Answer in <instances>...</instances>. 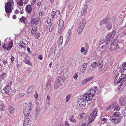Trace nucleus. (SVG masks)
Here are the masks:
<instances>
[{
    "mask_svg": "<svg viewBox=\"0 0 126 126\" xmlns=\"http://www.w3.org/2000/svg\"><path fill=\"white\" fill-rule=\"evenodd\" d=\"M6 75V73H3L1 76V78H2L3 79H4L5 76Z\"/></svg>",
    "mask_w": 126,
    "mask_h": 126,
    "instance_id": "obj_49",
    "label": "nucleus"
},
{
    "mask_svg": "<svg viewBox=\"0 0 126 126\" xmlns=\"http://www.w3.org/2000/svg\"><path fill=\"white\" fill-rule=\"evenodd\" d=\"M40 21V19L39 18H36L35 19L32 18V22H33V24L37 25L38 24Z\"/></svg>",
    "mask_w": 126,
    "mask_h": 126,
    "instance_id": "obj_20",
    "label": "nucleus"
},
{
    "mask_svg": "<svg viewBox=\"0 0 126 126\" xmlns=\"http://www.w3.org/2000/svg\"><path fill=\"white\" fill-rule=\"evenodd\" d=\"M86 69V68L85 67H83V68L82 69V71L84 73L85 71V70Z\"/></svg>",
    "mask_w": 126,
    "mask_h": 126,
    "instance_id": "obj_61",
    "label": "nucleus"
},
{
    "mask_svg": "<svg viewBox=\"0 0 126 126\" xmlns=\"http://www.w3.org/2000/svg\"><path fill=\"white\" fill-rule=\"evenodd\" d=\"M85 49L84 47H82L81 48L80 51L81 53H83L84 52Z\"/></svg>",
    "mask_w": 126,
    "mask_h": 126,
    "instance_id": "obj_54",
    "label": "nucleus"
},
{
    "mask_svg": "<svg viewBox=\"0 0 126 126\" xmlns=\"http://www.w3.org/2000/svg\"><path fill=\"white\" fill-rule=\"evenodd\" d=\"M87 8H81L80 10V12L82 16L85 15L86 13Z\"/></svg>",
    "mask_w": 126,
    "mask_h": 126,
    "instance_id": "obj_18",
    "label": "nucleus"
},
{
    "mask_svg": "<svg viewBox=\"0 0 126 126\" xmlns=\"http://www.w3.org/2000/svg\"><path fill=\"white\" fill-rule=\"evenodd\" d=\"M115 46V43L113 41L110 45V49L111 51H113L114 50V48L113 47Z\"/></svg>",
    "mask_w": 126,
    "mask_h": 126,
    "instance_id": "obj_23",
    "label": "nucleus"
},
{
    "mask_svg": "<svg viewBox=\"0 0 126 126\" xmlns=\"http://www.w3.org/2000/svg\"><path fill=\"white\" fill-rule=\"evenodd\" d=\"M111 105L112 106L113 108H115L114 110L118 111L120 109V108L119 106L116 102L112 103Z\"/></svg>",
    "mask_w": 126,
    "mask_h": 126,
    "instance_id": "obj_12",
    "label": "nucleus"
},
{
    "mask_svg": "<svg viewBox=\"0 0 126 126\" xmlns=\"http://www.w3.org/2000/svg\"><path fill=\"white\" fill-rule=\"evenodd\" d=\"M80 126H88V125L84 123L81 125Z\"/></svg>",
    "mask_w": 126,
    "mask_h": 126,
    "instance_id": "obj_64",
    "label": "nucleus"
},
{
    "mask_svg": "<svg viewBox=\"0 0 126 126\" xmlns=\"http://www.w3.org/2000/svg\"><path fill=\"white\" fill-rule=\"evenodd\" d=\"M38 58L40 60H42L43 59L42 56L41 55H39L38 56Z\"/></svg>",
    "mask_w": 126,
    "mask_h": 126,
    "instance_id": "obj_58",
    "label": "nucleus"
},
{
    "mask_svg": "<svg viewBox=\"0 0 126 126\" xmlns=\"http://www.w3.org/2000/svg\"><path fill=\"white\" fill-rule=\"evenodd\" d=\"M112 104H111V105L109 106V107L107 108L106 110H108L109 111L111 109L113 108V107H112V106L111 105Z\"/></svg>",
    "mask_w": 126,
    "mask_h": 126,
    "instance_id": "obj_43",
    "label": "nucleus"
},
{
    "mask_svg": "<svg viewBox=\"0 0 126 126\" xmlns=\"http://www.w3.org/2000/svg\"><path fill=\"white\" fill-rule=\"evenodd\" d=\"M78 77V75L76 73H75L74 76L73 77L75 79H76Z\"/></svg>",
    "mask_w": 126,
    "mask_h": 126,
    "instance_id": "obj_50",
    "label": "nucleus"
},
{
    "mask_svg": "<svg viewBox=\"0 0 126 126\" xmlns=\"http://www.w3.org/2000/svg\"><path fill=\"white\" fill-rule=\"evenodd\" d=\"M63 41V37L62 36H61L58 41V42L60 43V45H62Z\"/></svg>",
    "mask_w": 126,
    "mask_h": 126,
    "instance_id": "obj_33",
    "label": "nucleus"
},
{
    "mask_svg": "<svg viewBox=\"0 0 126 126\" xmlns=\"http://www.w3.org/2000/svg\"><path fill=\"white\" fill-rule=\"evenodd\" d=\"M14 4V1L11 0L10 2H7L5 5V8H12Z\"/></svg>",
    "mask_w": 126,
    "mask_h": 126,
    "instance_id": "obj_10",
    "label": "nucleus"
},
{
    "mask_svg": "<svg viewBox=\"0 0 126 126\" xmlns=\"http://www.w3.org/2000/svg\"><path fill=\"white\" fill-rule=\"evenodd\" d=\"M119 102L120 104L123 105H125L126 106V98H121L120 99Z\"/></svg>",
    "mask_w": 126,
    "mask_h": 126,
    "instance_id": "obj_16",
    "label": "nucleus"
},
{
    "mask_svg": "<svg viewBox=\"0 0 126 126\" xmlns=\"http://www.w3.org/2000/svg\"><path fill=\"white\" fill-rule=\"evenodd\" d=\"M93 96L91 94H89V93H85L83 96V98L86 100L88 101H90L92 100Z\"/></svg>",
    "mask_w": 126,
    "mask_h": 126,
    "instance_id": "obj_7",
    "label": "nucleus"
},
{
    "mask_svg": "<svg viewBox=\"0 0 126 126\" xmlns=\"http://www.w3.org/2000/svg\"><path fill=\"white\" fill-rule=\"evenodd\" d=\"M64 23L62 19L60 20L58 27V32L59 33H61L64 29Z\"/></svg>",
    "mask_w": 126,
    "mask_h": 126,
    "instance_id": "obj_3",
    "label": "nucleus"
},
{
    "mask_svg": "<svg viewBox=\"0 0 126 126\" xmlns=\"http://www.w3.org/2000/svg\"><path fill=\"white\" fill-rule=\"evenodd\" d=\"M31 118H29L28 117L27 118H26L24 120V123H25V124H28L29 125V122L30 121V122L31 121Z\"/></svg>",
    "mask_w": 126,
    "mask_h": 126,
    "instance_id": "obj_27",
    "label": "nucleus"
},
{
    "mask_svg": "<svg viewBox=\"0 0 126 126\" xmlns=\"http://www.w3.org/2000/svg\"><path fill=\"white\" fill-rule=\"evenodd\" d=\"M116 21V19L114 18L110 19H104L100 22V25H102L105 24L106 28L108 30H109L112 28V24L115 23Z\"/></svg>",
    "mask_w": 126,
    "mask_h": 126,
    "instance_id": "obj_1",
    "label": "nucleus"
},
{
    "mask_svg": "<svg viewBox=\"0 0 126 126\" xmlns=\"http://www.w3.org/2000/svg\"><path fill=\"white\" fill-rule=\"evenodd\" d=\"M54 12L53 11H52V15L51 16V17L52 18H53L54 16Z\"/></svg>",
    "mask_w": 126,
    "mask_h": 126,
    "instance_id": "obj_55",
    "label": "nucleus"
},
{
    "mask_svg": "<svg viewBox=\"0 0 126 126\" xmlns=\"http://www.w3.org/2000/svg\"><path fill=\"white\" fill-rule=\"evenodd\" d=\"M53 28L54 26L52 25H51L50 26L49 29V31L50 32H51L52 31Z\"/></svg>",
    "mask_w": 126,
    "mask_h": 126,
    "instance_id": "obj_47",
    "label": "nucleus"
},
{
    "mask_svg": "<svg viewBox=\"0 0 126 126\" xmlns=\"http://www.w3.org/2000/svg\"><path fill=\"white\" fill-rule=\"evenodd\" d=\"M126 77V75L125 74H122L119 78L118 80H117V76H116L115 79V81L118 83H122L124 80V79Z\"/></svg>",
    "mask_w": 126,
    "mask_h": 126,
    "instance_id": "obj_9",
    "label": "nucleus"
},
{
    "mask_svg": "<svg viewBox=\"0 0 126 126\" xmlns=\"http://www.w3.org/2000/svg\"><path fill=\"white\" fill-rule=\"evenodd\" d=\"M51 88V84L50 83H47L46 86V88L48 90L50 89Z\"/></svg>",
    "mask_w": 126,
    "mask_h": 126,
    "instance_id": "obj_32",
    "label": "nucleus"
},
{
    "mask_svg": "<svg viewBox=\"0 0 126 126\" xmlns=\"http://www.w3.org/2000/svg\"><path fill=\"white\" fill-rule=\"evenodd\" d=\"M65 126H69L68 123L67 121H65Z\"/></svg>",
    "mask_w": 126,
    "mask_h": 126,
    "instance_id": "obj_53",
    "label": "nucleus"
},
{
    "mask_svg": "<svg viewBox=\"0 0 126 126\" xmlns=\"http://www.w3.org/2000/svg\"><path fill=\"white\" fill-rule=\"evenodd\" d=\"M9 88L10 87L8 85L6 86L2 90L3 93H4L6 94L8 93L10 91Z\"/></svg>",
    "mask_w": 126,
    "mask_h": 126,
    "instance_id": "obj_15",
    "label": "nucleus"
},
{
    "mask_svg": "<svg viewBox=\"0 0 126 126\" xmlns=\"http://www.w3.org/2000/svg\"><path fill=\"white\" fill-rule=\"evenodd\" d=\"M116 119H117L118 121L119 122V123H120V122L121 120L122 119V117H119L117 118Z\"/></svg>",
    "mask_w": 126,
    "mask_h": 126,
    "instance_id": "obj_56",
    "label": "nucleus"
},
{
    "mask_svg": "<svg viewBox=\"0 0 126 126\" xmlns=\"http://www.w3.org/2000/svg\"><path fill=\"white\" fill-rule=\"evenodd\" d=\"M87 65L88 63H84L83 65V67H85L86 68L87 67Z\"/></svg>",
    "mask_w": 126,
    "mask_h": 126,
    "instance_id": "obj_51",
    "label": "nucleus"
},
{
    "mask_svg": "<svg viewBox=\"0 0 126 126\" xmlns=\"http://www.w3.org/2000/svg\"><path fill=\"white\" fill-rule=\"evenodd\" d=\"M14 108L12 106H10L9 109V111L11 114L13 113L14 112Z\"/></svg>",
    "mask_w": 126,
    "mask_h": 126,
    "instance_id": "obj_24",
    "label": "nucleus"
},
{
    "mask_svg": "<svg viewBox=\"0 0 126 126\" xmlns=\"http://www.w3.org/2000/svg\"><path fill=\"white\" fill-rule=\"evenodd\" d=\"M97 63L96 62H94L91 64V65L93 68H95L96 66Z\"/></svg>",
    "mask_w": 126,
    "mask_h": 126,
    "instance_id": "obj_40",
    "label": "nucleus"
},
{
    "mask_svg": "<svg viewBox=\"0 0 126 126\" xmlns=\"http://www.w3.org/2000/svg\"><path fill=\"white\" fill-rule=\"evenodd\" d=\"M110 121L113 124H116L119 123L116 118H113L112 119H110Z\"/></svg>",
    "mask_w": 126,
    "mask_h": 126,
    "instance_id": "obj_21",
    "label": "nucleus"
},
{
    "mask_svg": "<svg viewBox=\"0 0 126 126\" xmlns=\"http://www.w3.org/2000/svg\"><path fill=\"white\" fill-rule=\"evenodd\" d=\"M84 28L83 27L80 26V25H79L77 31L78 33L79 34H81Z\"/></svg>",
    "mask_w": 126,
    "mask_h": 126,
    "instance_id": "obj_19",
    "label": "nucleus"
},
{
    "mask_svg": "<svg viewBox=\"0 0 126 126\" xmlns=\"http://www.w3.org/2000/svg\"><path fill=\"white\" fill-rule=\"evenodd\" d=\"M72 34L71 30L70 29H69L68 30L67 34V37L68 38L70 39L71 37Z\"/></svg>",
    "mask_w": 126,
    "mask_h": 126,
    "instance_id": "obj_25",
    "label": "nucleus"
},
{
    "mask_svg": "<svg viewBox=\"0 0 126 126\" xmlns=\"http://www.w3.org/2000/svg\"><path fill=\"white\" fill-rule=\"evenodd\" d=\"M14 58L13 56H12L11 58V63H13V61H14Z\"/></svg>",
    "mask_w": 126,
    "mask_h": 126,
    "instance_id": "obj_57",
    "label": "nucleus"
},
{
    "mask_svg": "<svg viewBox=\"0 0 126 126\" xmlns=\"http://www.w3.org/2000/svg\"><path fill=\"white\" fill-rule=\"evenodd\" d=\"M103 66V63L102 61L100 62L98 65V68L99 70H100Z\"/></svg>",
    "mask_w": 126,
    "mask_h": 126,
    "instance_id": "obj_28",
    "label": "nucleus"
},
{
    "mask_svg": "<svg viewBox=\"0 0 126 126\" xmlns=\"http://www.w3.org/2000/svg\"><path fill=\"white\" fill-rule=\"evenodd\" d=\"M4 104H2L0 105V111H2L4 110Z\"/></svg>",
    "mask_w": 126,
    "mask_h": 126,
    "instance_id": "obj_34",
    "label": "nucleus"
},
{
    "mask_svg": "<svg viewBox=\"0 0 126 126\" xmlns=\"http://www.w3.org/2000/svg\"><path fill=\"white\" fill-rule=\"evenodd\" d=\"M111 33H108L105 36L106 41L107 42H106L105 43L107 44H108L110 40L112 39L113 38L111 37Z\"/></svg>",
    "mask_w": 126,
    "mask_h": 126,
    "instance_id": "obj_11",
    "label": "nucleus"
},
{
    "mask_svg": "<svg viewBox=\"0 0 126 126\" xmlns=\"http://www.w3.org/2000/svg\"><path fill=\"white\" fill-rule=\"evenodd\" d=\"M74 115H72L70 117L69 120L70 121L74 122H75L76 121V120L74 118Z\"/></svg>",
    "mask_w": 126,
    "mask_h": 126,
    "instance_id": "obj_29",
    "label": "nucleus"
},
{
    "mask_svg": "<svg viewBox=\"0 0 126 126\" xmlns=\"http://www.w3.org/2000/svg\"><path fill=\"white\" fill-rule=\"evenodd\" d=\"M19 46L22 48H25L26 47V46L25 44L23 43V42L22 41L19 44Z\"/></svg>",
    "mask_w": 126,
    "mask_h": 126,
    "instance_id": "obj_26",
    "label": "nucleus"
},
{
    "mask_svg": "<svg viewBox=\"0 0 126 126\" xmlns=\"http://www.w3.org/2000/svg\"><path fill=\"white\" fill-rule=\"evenodd\" d=\"M126 69V62L124 63L123 64L121 69V72L124 71Z\"/></svg>",
    "mask_w": 126,
    "mask_h": 126,
    "instance_id": "obj_22",
    "label": "nucleus"
},
{
    "mask_svg": "<svg viewBox=\"0 0 126 126\" xmlns=\"http://www.w3.org/2000/svg\"><path fill=\"white\" fill-rule=\"evenodd\" d=\"M25 62L26 64L31 65V62L28 60H26L25 61Z\"/></svg>",
    "mask_w": 126,
    "mask_h": 126,
    "instance_id": "obj_42",
    "label": "nucleus"
},
{
    "mask_svg": "<svg viewBox=\"0 0 126 126\" xmlns=\"http://www.w3.org/2000/svg\"><path fill=\"white\" fill-rule=\"evenodd\" d=\"M34 97L35 99H37L38 97V94L37 91H36L35 92V93L34 94Z\"/></svg>",
    "mask_w": 126,
    "mask_h": 126,
    "instance_id": "obj_46",
    "label": "nucleus"
},
{
    "mask_svg": "<svg viewBox=\"0 0 126 126\" xmlns=\"http://www.w3.org/2000/svg\"><path fill=\"white\" fill-rule=\"evenodd\" d=\"M71 96L70 95H68L66 97V102H67L70 99Z\"/></svg>",
    "mask_w": 126,
    "mask_h": 126,
    "instance_id": "obj_41",
    "label": "nucleus"
},
{
    "mask_svg": "<svg viewBox=\"0 0 126 126\" xmlns=\"http://www.w3.org/2000/svg\"><path fill=\"white\" fill-rule=\"evenodd\" d=\"M40 34L38 32H36L34 35L35 38L37 39H38L40 36Z\"/></svg>",
    "mask_w": 126,
    "mask_h": 126,
    "instance_id": "obj_30",
    "label": "nucleus"
},
{
    "mask_svg": "<svg viewBox=\"0 0 126 126\" xmlns=\"http://www.w3.org/2000/svg\"><path fill=\"white\" fill-rule=\"evenodd\" d=\"M37 29V28L36 27H35L33 28L32 29V32H36Z\"/></svg>",
    "mask_w": 126,
    "mask_h": 126,
    "instance_id": "obj_48",
    "label": "nucleus"
},
{
    "mask_svg": "<svg viewBox=\"0 0 126 126\" xmlns=\"http://www.w3.org/2000/svg\"><path fill=\"white\" fill-rule=\"evenodd\" d=\"M6 12L7 13H11L12 12L11 8H5Z\"/></svg>",
    "mask_w": 126,
    "mask_h": 126,
    "instance_id": "obj_35",
    "label": "nucleus"
},
{
    "mask_svg": "<svg viewBox=\"0 0 126 126\" xmlns=\"http://www.w3.org/2000/svg\"><path fill=\"white\" fill-rule=\"evenodd\" d=\"M32 8H26L25 10L28 13H30L32 11Z\"/></svg>",
    "mask_w": 126,
    "mask_h": 126,
    "instance_id": "obj_44",
    "label": "nucleus"
},
{
    "mask_svg": "<svg viewBox=\"0 0 126 126\" xmlns=\"http://www.w3.org/2000/svg\"><path fill=\"white\" fill-rule=\"evenodd\" d=\"M60 11H59L57 10L56 11L55 14L56 15H58L60 14Z\"/></svg>",
    "mask_w": 126,
    "mask_h": 126,
    "instance_id": "obj_52",
    "label": "nucleus"
},
{
    "mask_svg": "<svg viewBox=\"0 0 126 126\" xmlns=\"http://www.w3.org/2000/svg\"><path fill=\"white\" fill-rule=\"evenodd\" d=\"M24 93H19V98H21L24 95Z\"/></svg>",
    "mask_w": 126,
    "mask_h": 126,
    "instance_id": "obj_45",
    "label": "nucleus"
},
{
    "mask_svg": "<svg viewBox=\"0 0 126 126\" xmlns=\"http://www.w3.org/2000/svg\"><path fill=\"white\" fill-rule=\"evenodd\" d=\"M120 115V113L116 112L114 113V116L115 117H117L119 116Z\"/></svg>",
    "mask_w": 126,
    "mask_h": 126,
    "instance_id": "obj_38",
    "label": "nucleus"
},
{
    "mask_svg": "<svg viewBox=\"0 0 126 126\" xmlns=\"http://www.w3.org/2000/svg\"><path fill=\"white\" fill-rule=\"evenodd\" d=\"M86 69V68L85 67H83V68L82 69V71L84 73L85 71V70Z\"/></svg>",
    "mask_w": 126,
    "mask_h": 126,
    "instance_id": "obj_62",
    "label": "nucleus"
},
{
    "mask_svg": "<svg viewBox=\"0 0 126 126\" xmlns=\"http://www.w3.org/2000/svg\"><path fill=\"white\" fill-rule=\"evenodd\" d=\"M31 105V104H30V107L27 109L25 108L23 111V113L24 115L26 117L28 116L29 118H31V116L32 108Z\"/></svg>",
    "mask_w": 126,
    "mask_h": 126,
    "instance_id": "obj_4",
    "label": "nucleus"
},
{
    "mask_svg": "<svg viewBox=\"0 0 126 126\" xmlns=\"http://www.w3.org/2000/svg\"><path fill=\"white\" fill-rule=\"evenodd\" d=\"M97 88V86L92 87L90 89L87 93H89V94H91L92 96H94L96 92Z\"/></svg>",
    "mask_w": 126,
    "mask_h": 126,
    "instance_id": "obj_8",
    "label": "nucleus"
},
{
    "mask_svg": "<svg viewBox=\"0 0 126 126\" xmlns=\"http://www.w3.org/2000/svg\"><path fill=\"white\" fill-rule=\"evenodd\" d=\"M51 19L50 18H48V20L47 21V23L48 24H49L51 21Z\"/></svg>",
    "mask_w": 126,
    "mask_h": 126,
    "instance_id": "obj_59",
    "label": "nucleus"
},
{
    "mask_svg": "<svg viewBox=\"0 0 126 126\" xmlns=\"http://www.w3.org/2000/svg\"><path fill=\"white\" fill-rule=\"evenodd\" d=\"M25 18L23 16H22L20 19L19 21H20L21 22L24 23V24H25Z\"/></svg>",
    "mask_w": 126,
    "mask_h": 126,
    "instance_id": "obj_31",
    "label": "nucleus"
},
{
    "mask_svg": "<svg viewBox=\"0 0 126 126\" xmlns=\"http://www.w3.org/2000/svg\"><path fill=\"white\" fill-rule=\"evenodd\" d=\"M97 112L96 111H93L89 117L88 120L90 122H92L94 121L97 115Z\"/></svg>",
    "mask_w": 126,
    "mask_h": 126,
    "instance_id": "obj_5",
    "label": "nucleus"
},
{
    "mask_svg": "<svg viewBox=\"0 0 126 126\" xmlns=\"http://www.w3.org/2000/svg\"><path fill=\"white\" fill-rule=\"evenodd\" d=\"M93 77H91L86 78L81 83V84L83 85L85 84L89 81L92 80L93 79Z\"/></svg>",
    "mask_w": 126,
    "mask_h": 126,
    "instance_id": "obj_13",
    "label": "nucleus"
},
{
    "mask_svg": "<svg viewBox=\"0 0 126 126\" xmlns=\"http://www.w3.org/2000/svg\"><path fill=\"white\" fill-rule=\"evenodd\" d=\"M86 23V20L85 19H82L80 21L79 25H80L82 27H84Z\"/></svg>",
    "mask_w": 126,
    "mask_h": 126,
    "instance_id": "obj_17",
    "label": "nucleus"
},
{
    "mask_svg": "<svg viewBox=\"0 0 126 126\" xmlns=\"http://www.w3.org/2000/svg\"><path fill=\"white\" fill-rule=\"evenodd\" d=\"M116 33V31L115 30L113 31L112 33H111V35L113 38L114 37Z\"/></svg>",
    "mask_w": 126,
    "mask_h": 126,
    "instance_id": "obj_36",
    "label": "nucleus"
},
{
    "mask_svg": "<svg viewBox=\"0 0 126 126\" xmlns=\"http://www.w3.org/2000/svg\"><path fill=\"white\" fill-rule=\"evenodd\" d=\"M86 101L84 98H81L79 99L78 104L80 107L85 106L86 105Z\"/></svg>",
    "mask_w": 126,
    "mask_h": 126,
    "instance_id": "obj_6",
    "label": "nucleus"
},
{
    "mask_svg": "<svg viewBox=\"0 0 126 126\" xmlns=\"http://www.w3.org/2000/svg\"><path fill=\"white\" fill-rule=\"evenodd\" d=\"M12 46L9 45V44L8 46L7 47H8V49H11L12 48Z\"/></svg>",
    "mask_w": 126,
    "mask_h": 126,
    "instance_id": "obj_63",
    "label": "nucleus"
},
{
    "mask_svg": "<svg viewBox=\"0 0 126 126\" xmlns=\"http://www.w3.org/2000/svg\"><path fill=\"white\" fill-rule=\"evenodd\" d=\"M115 47H117V48H118V49L119 48H120V46H119V45L118 44H115Z\"/></svg>",
    "mask_w": 126,
    "mask_h": 126,
    "instance_id": "obj_60",
    "label": "nucleus"
},
{
    "mask_svg": "<svg viewBox=\"0 0 126 126\" xmlns=\"http://www.w3.org/2000/svg\"><path fill=\"white\" fill-rule=\"evenodd\" d=\"M65 80V77L64 76H61L58 77L57 81L55 83L54 88L55 89H57L59 88L62 84V83H63Z\"/></svg>",
    "mask_w": 126,
    "mask_h": 126,
    "instance_id": "obj_2",
    "label": "nucleus"
},
{
    "mask_svg": "<svg viewBox=\"0 0 126 126\" xmlns=\"http://www.w3.org/2000/svg\"><path fill=\"white\" fill-rule=\"evenodd\" d=\"M93 77H91L86 78L81 83V84L83 85L85 84L89 81L92 80L93 79Z\"/></svg>",
    "mask_w": 126,
    "mask_h": 126,
    "instance_id": "obj_14",
    "label": "nucleus"
},
{
    "mask_svg": "<svg viewBox=\"0 0 126 126\" xmlns=\"http://www.w3.org/2000/svg\"><path fill=\"white\" fill-rule=\"evenodd\" d=\"M92 69L90 67H88L86 70L87 73H91L92 71Z\"/></svg>",
    "mask_w": 126,
    "mask_h": 126,
    "instance_id": "obj_37",
    "label": "nucleus"
},
{
    "mask_svg": "<svg viewBox=\"0 0 126 126\" xmlns=\"http://www.w3.org/2000/svg\"><path fill=\"white\" fill-rule=\"evenodd\" d=\"M32 91V87H29L27 90V93L28 94H31Z\"/></svg>",
    "mask_w": 126,
    "mask_h": 126,
    "instance_id": "obj_39",
    "label": "nucleus"
}]
</instances>
